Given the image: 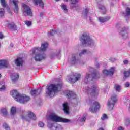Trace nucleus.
<instances>
[{"label": "nucleus", "instance_id": "ddd939ff", "mask_svg": "<svg viewBox=\"0 0 130 130\" xmlns=\"http://www.w3.org/2000/svg\"><path fill=\"white\" fill-rule=\"evenodd\" d=\"M100 107V105H99V103L97 102H93V104L90 106L89 110L91 112H92V113H95Z\"/></svg>", "mask_w": 130, "mask_h": 130}, {"label": "nucleus", "instance_id": "393cba45", "mask_svg": "<svg viewBox=\"0 0 130 130\" xmlns=\"http://www.w3.org/2000/svg\"><path fill=\"white\" fill-rule=\"evenodd\" d=\"M80 6L77 3H71L70 4V9L71 10H78Z\"/></svg>", "mask_w": 130, "mask_h": 130}, {"label": "nucleus", "instance_id": "5701e85b", "mask_svg": "<svg viewBox=\"0 0 130 130\" xmlns=\"http://www.w3.org/2000/svg\"><path fill=\"white\" fill-rule=\"evenodd\" d=\"M40 92H41V89H38L36 90H32L30 91V93L32 96H36L37 95H39L40 94Z\"/></svg>", "mask_w": 130, "mask_h": 130}, {"label": "nucleus", "instance_id": "5fc2aeb1", "mask_svg": "<svg viewBox=\"0 0 130 130\" xmlns=\"http://www.w3.org/2000/svg\"><path fill=\"white\" fill-rule=\"evenodd\" d=\"M44 15V13L41 12L40 13V17H43V16Z\"/></svg>", "mask_w": 130, "mask_h": 130}, {"label": "nucleus", "instance_id": "9d476101", "mask_svg": "<svg viewBox=\"0 0 130 130\" xmlns=\"http://www.w3.org/2000/svg\"><path fill=\"white\" fill-rule=\"evenodd\" d=\"M48 127L51 130H63V127H62L61 125H59L55 122L52 124L51 122H49Z\"/></svg>", "mask_w": 130, "mask_h": 130}, {"label": "nucleus", "instance_id": "aec40b11", "mask_svg": "<svg viewBox=\"0 0 130 130\" xmlns=\"http://www.w3.org/2000/svg\"><path fill=\"white\" fill-rule=\"evenodd\" d=\"M23 62H24V60L22 58H18L15 60V63L17 66V67L22 66Z\"/></svg>", "mask_w": 130, "mask_h": 130}, {"label": "nucleus", "instance_id": "f8f14e48", "mask_svg": "<svg viewBox=\"0 0 130 130\" xmlns=\"http://www.w3.org/2000/svg\"><path fill=\"white\" fill-rule=\"evenodd\" d=\"M22 7L24 8L23 14L24 16H30L32 17V11L30 7L25 4H22Z\"/></svg>", "mask_w": 130, "mask_h": 130}, {"label": "nucleus", "instance_id": "09e8293b", "mask_svg": "<svg viewBox=\"0 0 130 130\" xmlns=\"http://www.w3.org/2000/svg\"><path fill=\"white\" fill-rule=\"evenodd\" d=\"M124 64H128V60H124L123 61Z\"/></svg>", "mask_w": 130, "mask_h": 130}, {"label": "nucleus", "instance_id": "bb28decb", "mask_svg": "<svg viewBox=\"0 0 130 130\" xmlns=\"http://www.w3.org/2000/svg\"><path fill=\"white\" fill-rule=\"evenodd\" d=\"M0 113L3 116H6L8 114V111L6 108H2L1 109Z\"/></svg>", "mask_w": 130, "mask_h": 130}, {"label": "nucleus", "instance_id": "58836bf2", "mask_svg": "<svg viewBox=\"0 0 130 130\" xmlns=\"http://www.w3.org/2000/svg\"><path fill=\"white\" fill-rule=\"evenodd\" d=\"M3 126L6 130H10V127H9V125H8L7 123H4Z\"/></svg>", "mask_w": 130, "mask_h": 130}, {"label": "nucleus", "instance_id": "79ce46f5", "mask_svg": "<svg viewBox=\"0 0 130 130\" xmlns=\"http://www.w3.org/2000/svg\"><path fill=\"white\" fill-rule=\"evenodd\" d=\"M101 119L102 120H105V119H107V115L106 114H103L101 117Z\"/></svg>", "mask_w": 130, "mask_h": 130}, {"label": "nucleus", "instance_id": "f257e3e1", "mask_svg": "<svg viewBox=\"0 0 130 130\" xmlns=\"http://www.w3.org/2000/svg\"><path fill=\"white\" fill-rule=\"evenodd\" d=\"M47 47H48V43L44 42L42 43L40 48H36L31 50L32 54L37 53L34 57V59L36 61H41V60L46 58V55L44 54V51L47 49Z\"/></svg>", "mask_w": 130, "mask_h": 130}, {"label": "nucleus", "instance_id": "c9c22d12", "mask_svg": "<svg viewBox=\"0 0 130 130\" xmlns=\"http://www.w3.org/2000/svg\"><path fill=\"white\" fill-rule=\"evenodd\" d=\"M5 15V10L4 9H0V17H4Z\"/></svg>", "mask_w": 130, "mask_h": 130}, {"label": "nucleus", "instance_id": "ea45409f", "mask_svg": "<svg viewBox=\"0 0 130 130\" xmlns=\"http://www.w3.org/2000/svg\"><path fill=\"white\" fill-rule=\"evenodd\" d=\"M126 16H130V8L128 7L126 9Z\"/></svg>", "mask_w": 130, "mask_h": 130}, {"label": "nucleus", "instance_id": "13d9d810", "mask_svg": "<svg viewBox=\"0 0 130 130\" xmlns=\"http://www.w3.org/2000/svg\"><path fill=\"white\" fill-rule=\"evenodd\" d=\"M99 130H104V129H103V128H100L99 129Z\"/></svg>", "mask_w": 130, "mask_h": 130}, {"label": "nucleus", "instance_id": "39448f33", "mask_svg": "<svg viewBox=\"0 0 130 130\" xmlns=\"http://www.w3.org/2000/svg\"><path fill=\"white\" fill-rule=\"evenodd\" d=\"M62 87V83H59L57 85L51 84L47 88L48 92L47 95L49 97H54L55 93L60 91Z\"/></svg>", "mask_w": 130, "mask_h": 130}, {"label": "nucleus", "instance_id": "603ef678", "mask_svg": "<svg viewBox=\"0 0 130 130\" xmlns=\"http://www.w3.org/2000/svg\"><path fill=\"white\" fill-rule=\"evenodd\" d=\"M124 99H125V100L127 101H129V97L128 96H125Z\"/></svg>", "mask_w": 130, "mask_h": 130}, {"label": "nucleus", "instance_id": "4be33fe9", "mask_svg": "<svg viewBox=\"0 0 130 130\" xmlns=\"http://www.w3.org/2000/svg\"><path fill=\"white\" fill-rule=\"evenodd\" d=\"M63 111H64V113L66 114H69V110H70V108L69 107V104L67 102H65L63 104Z\"/></svg>", "mask_w": 130, "mask_h": 130}, {"label": "nucleus", "instance_id": "f03ea898", "mask_svg": "<svg viewBox=\"0 0 130 130\" xmlns=\"http://www.w3.org/2000/svg\"><path fill=\"white\" fill-rule=\"evenodd\" d=\"M10 94L16 101L21 104H26L27 102L30 101V96L25 94H21L16 90H12L10 92Z\"/></svg>", "mask_w": 130, "mask_h": 130}, {"label": "nucleus", "instance_id": "c85d7f7f", "mask_svg": "<svg viewBox=\"0 0 130 130\" xmlns=\"http://www.w3.org/2000/svg\"><path fill=\"white\" fill-rule=\"evenodd\" d=\"M91 52L88 50H83L81 51V52L79 53V56H82L84 55V54H88L90 53Z\"/></svg>", "mask_w": 130, "mask_h": 130}, {"label": "nucleus", "instance_id": "f3484780", "mask_svg": "<svg viewBox=\"0 0 130 130\" xmlns=\"http://www.w3.org/2000/svg\"><path fill=\"white\" fill-rule=\"evenodd\" d=\"M80 61V59L78 57V55L74 54L72 55L71 58V63H77Z\"/></svg>", "mask_w": 130, "mask_h": 130}, {"label": "nucleus", "instance_id": "6e6d98bb", "mask_svg": "<svg viewBox=\"0 0 130 130\" xmlns=\"http://www.w3.org/2000/svg\"><path fill=\"white\" fill-rule=\"evenodd\" d=\"M117 130H123V127H120L117 129Z\"/></svg>", "mask_w": 130, "mask_h": 130}, {"label": "nucleus", "instance_id": "e2e57ef3", "mask_svg": "<svg viewBox=\"0 0 130 130\" xmlns=\"http://www.w3.org/2000/svg\"><path fill=\"white\" fill-rule=\"evenodd\" d=\"M64 2H68V0H64Z\"/></svg>", "mask_w": 130, "mask_h": 130}, {"label": "nucleus", "instance_id": "de8ad7c7", "mask_svg": "<svg viewBox=\"0 0 130 130\" xmlns=\"http://www.w3.org/2000/svg\"><path fill=\"white\" fill-rule=\"evenodd\" d=\"M12 30H17V26L15 24L13 25L12 27Z\"/></svg>", "mask_w": 130, "mask_h": 130}, {"label": "nucleus", "instance_id": "473e14b6", "mask_svg": "<svg viewBox=\"0 0 130 130\" xmlns=\"http://www.w3.org/2000/svg\"><path fill=\"white\" fill-rule=\"evenodd\" d=\"M24 23L27 27H31V26H32V22L30 21H25Z\"/></svg>", "mask_w": 130, "mask_h": 130}, {"label": "nucleus", "instance_id": "bf43d9fd", "mask_svg": "<svg viewBox=\"0 0 130 130\" xmlns=\"http://www.w3.org/2000/svg\"><path fill=\"white\" fill-rule=\"evenodd\" d=\"M89 20L90 21V22H91V17H89Z\"/></svg>", "mask_w": 130, "mask_h": 130}, {"label": "nucleus", "instance_id": "338daca9", "mask_svg": "<svg viewBox=\"0 0 130 130\" xmlns=\"http://www.w3.org/2000/svg\"><path fill=\"white\" fill-rule=\"evenodd\" d=\"M12 46H13V44H11Z\"/></svg>", "mask_w": 130, "mask_h": 130}, {"label": "nucleus", "instance_id": "20e7f679", "mask_svg": "<svg viewBox=\"0 0 130 130\" xmlns=\"http://www.w3.org/2000/svg\"><path fill=\"white\" fill-rule=\"evenodd\" d=\"M89 71L92 73H93L91 74L89 73H86L85 76V78L84 79V82L86 84L88 83V82H90V81H93V80H98L100 78V74L99 72L97 71H95V70L93 68H90Z\"/></svg>", "mask_w": 130, "mask_h": 130}, {"label": "nucleus", "instance_id": "3c124183", "mask_svg": "<svg viewBox=\"0 0 130 130\" xmlns=\"http://www.w3.org/2000/svg\"><path fill=\"white\" fill-rule=\"evenodd\" d=\"M3 38H4V35H3V34L0 32V39H3Z\"/></svg>", "mask_w": 130, "mask_h": 130}, {"label": "nucleus", "instance_id": "2eb2a0df", "mask_svg": "<svg viewBox=\"0 0 130 130\" xmlns=\"http://www.w3.org/2000/svg\"><path fill=\"white\" fill-rule=\"evenodd\" d=\"M81 79V74L76 73L74 75H72L69 79V81L72 83H75L77 81H79Z\"/></svg>", "mask_w": 130, "mask_h": 130}, {"label": "nucleus", "instance_id": "dca6fc26", "mask_svg": "<svg viewBox=\"0 0 130 130\" xmlns=\"http://www.w3.org/2000/svg\"><path fill=\"white\" fill-rule=\"evenodd\" d=\"M33 3L35 6L40 7V8L44 7V3L42 0H33Z\"/></svg>", "mask_w": 130, "mask_h": 130}, {"label": "nucleus", "instance_id": "b1692460", "mask_svg": "<svg viewBox=\"0 0 130 130\" xmlns=\"http://www.w3.org/2000/svg\"><path fill=\"white\" fill-rule=\"evenodd\" d=\"M13 4L15 6L14 12L18 14V11H19V6H18V0H13Z\"/></svg>", "mask_w": 130, "mask_h": 130}, {"label": "nucleus", "instance_id": "680f3d73", "mask_svg": "<svg viewBox=\"0 0 130 130\" xmlns=\"http://www.w3.org/2000/svg\"><path fill=\"white\" fill-rule=\"evenodd\" d=\"M91 102H92V101L90 100L89 101V103H91Z\"/></svg>", "mask_w": 130, "mask_h": 130}, {"label": "nucleus", "instance_id": "7c9ffc66", "mask_svg": "<svg viewBox=\"0 0 130 130\" xmlns=\"http://www.w3.org/2000/svg\"><path fill=\"white\" fill-rule=\"evenodd\" d=\"M114 89L117 92H120V90H121V86L118 84H115Z\"/></svg>", "mask_w": 130, "mask_h": 130}, {"label": "nucleus", "instance_id": "4468645a", "mask_svg": "<svg viewBox=\"0 0 130 130\" xmlns=\"http://www.w3.org/2000/svg\"><path fill=\"white\" fill-rule=\"evenodd\" d=\"M115 72V68L114 67H111L109 70L104 69L103 73L105 75V76H113Z\"/></svg>", "mask_w": 130, "mask_h": 130}, {"label": "nucleus", "instance_id": "864d4df0", "mask_svg": "<svg viewBox=\"0 0 130 130\" xmlns=\"http://www.w3.org/2000/svg\"><path fill=\"white\" fill-rule=\"evenodd\" d=\"M100 66V64H99V63L96 62L95 66L96 68H99Z\"/></svg>", "mask_w": 130, "mask_h": 130}, {"label": "nucleus", "instance_id": "4c0bfd02", "mask_svg": "<svg viewBox=\"0 0 130 130\" xmlns=\"http://www.w3.org/2000/svg\"><path fill=\"white\" fill-rule=\"evenodd\" d=\"M15 25L14 23H9L8 24V28L10 30H13V27H14V25Z\"/></svg>", "mask_w": 130, "mask_h": 130}, {"label": "nucleus", "instance_id": "052dcab7", "mask_svg": "<svg viewBox=\"0 0 130 130\" xmlns=\"http://www.w3.org/2000/svg\"><path fill=\"white\" fill-rule=\"evenodd\" d=\"M102 92H104V89H102Z\"/></svg>", "mask_w": 130, "mask_h": 130}, {"label": "nucleus", "instance_id": "37998d69", "mask_svg": "<svg viewBox=\"0 0 130 130\" xmlns=\"http://www.w3.org/2000/svg\"><path fill=\"white\" fill-rule=\"evenodd\" d=\"M86 120V117L83 116L81 119H80L81 122H85V121Z\"/></svg>", "mask_w": 130, "mask_h": 130}, {"label": "nucleus", "instance_id": "cd10ccee", "mask_svg": "<svg viewBox=\"0 0 130 130\" xmlns=\"http://www.w3.org/2000/svg\"><path fill=\"white\" fill-rule=\"evenodd\" d=\"M88 14H89V9L86 8L82 12V16H83L84 18H87V17H88Z\"/></svg>", "mask_w": 130, "mask_h": 130}, {"label": "nucleus", "instance_id": "0e129e2a", "mask_svg": "<svg viewBox=\"0 0 130 130\" xmlns=\"http://www.w3.org/2000/svg\"><path fill=\"white\" fill-rule=\"evenodd\" d=\"M2 77V75L0 74V78Z\"/></svg>", "mask_w": 130, "mask_h": 130}, {"label": "nucleus", "instance_id": "0eeeda50", "mask_svg": "<svg viewBox=\"0 0 130 130\" xmlns=\"http://www.w3.org/2000/svg\"><path fill=\"white\" fill-rule=\"evenodd\" d=\"M85 91L88 93V94H90L91 96H97L98 93L99 92V87L95 84H92L85 87Z\"/></svg>", "mask_w": 130, "mask_h": 130}, {"label": "nucleus", "instance_id": "e433bc0d", "mask_svg": "<svg viewBox=\"0 0 130 130\" xmlns=\"http://www.w3.org/2000/svg\"><path fill=\"white\" fill-rule=\"evenodd\" d=\"M56 34V31H55V30H52L51 31L50 33H48V36H53V35H54V34Z\"/></svg>", "mask_w": 130, "mask_h": 130}, {"label": "nucleus", "instance_id": "774afa93", "mask_svg": "<svg viewBox=\"0 0 130 130\" xmlns=\"http://www.w3.org/2000/svg\"><path fill=\"white\" fill-rule=\"evenodd\" d=\"M0 47H1V43H0Z\"/></svg>", "mask_w": 130, "mask_h": 130}, {"label": "nucleus", "instance_id": "2f4dec72", "mask_svg": "<svg viewBox=\"0 0 130 130\" xmlns=\"http://www.w3.org/2000/svg\"><path fill=\"white\" fill-rule=\"evenodd\" d=\"M17 111V110L16 109V107H12L11 109V114L12 115H14V114H16V112Z\"/></svg>", "mask_w": 130, "mask_h": 130}, {"label": "nucleus", "instance_id": "412c9836", "mask_svg": "<svg viewBox=\"0 0 130 130\" xmlns=\"http://www.w3.org/2000/svg\"><path fill=\"white\" fill-rule=\"evenodd\" d=\"M11 78L12 82L15 83L16 81H18V79H19V74L17 73H13L11 75Z\"/></svg>", "mask_w": 130, "mask_h": 130}, {"label": "nucleus", "instance_id": "6ab92c4d", "mask_svg": "<svg viewBox=\"0 0 130 130\" xmlns=\"http://www.w3.org/2000/svg\"><path fill=\"white\" fill-rule=\"evenodd\" d=\"M98 20L100 23H105V22H107V21H109L110 20V17L107 16L105 17H98Z\"/></svg>", "mask_w": 130, "mask_h": 130}, {"label": "nucleus", "instance_id": "8fccbe9b", "mask_svg": "<svg viewBox=\"0 0 130 130\" xmlns=\"http://www.w3.org/2000/svg\"><path fill=\"white\" fill-rule=\"evenodd\" d=\"M129 82H126V83H125L124 86L125 87H129Z\"/></svg>", "mask_w": 130, "mask_h": 130}, {"label": "nucleus", "instance_id": "a19ab883", "mask_svg": "<svg viewBox=\"0 0 130 130\" xmlns=\"http://www.w3.org/2000/svg\"><path fill=\"white\" fill-rule=\"evenodd\" d=\"M38 125V126H39V127H43L44 126V123L40 121V122H39Z\"/></svg>", "mask_w": 130, "mask_h": 130}, {"label": "nucleus", "instance_id": "423d86ee", "mask_svg": "<svg viewBox=\"0 0 130 130\" xmlns=\"http://www.w3.org/2000/svg\"><path fill=\"white\" fill-rule=\"evenodd\" d=\"M81 42L83 45L88 46V45H94V41L91 39L90 36L87 33L82 34L81 38Z\"/></svg>", "mask_w": 130, "mask_h": 130}, {"label": "nucleus", "instance_id": "a878e982", "mask_svg": "<svg viewBox=\"0 0 130 130\" xmlns=\"http://www.w3.org/2000/svg\"><path fill=\"white\" fill-rule=\"evenodd\" d=\"M67 96L68 97V98H73V99L76 98V97L77 96L76 95V93L72 91H69L67 94Z\"/></svg>", "mask_w": 130, "mask_h": 130}, {"label": "nucleus", "instance_id": "a211bd4d", "mask_svg": "<svg viewBox=\"0 0 130 130\" xmlns=\"http://www.w3.org/2000/svg\"><path fill=\"white\" fill-rule=\"evenodd\" d=\"M9 67V61L7 60H0V69L2 68H8Z\"/></svg>", "mask_w": 130, "mask_h": 130}, {"label": "nucleus", "instance_id": "49530a36", "mask_svg": "<svg viewBox=\"0 0 130 130\" xmlns=\"http://www.w3.org/2000/svg\"><path fill=\"white\" fill-rule=\"evenodd\" d=\"M71 4H77L78 3V0H71Z\"/></svg>", "mask_w": 130, "mask_h": 130}, {"label": "nucleus", "instance_id": "6e6552de", "mask_svg": "<svg viewBox=\"0 0 130 130\" xmlns=\"http://www.w3.org/2000/svg\"><path fill=\"white\" fill-rule=\"evenodd\" d=\"M21 118L26 120V121H31V120H36V116L34 114V113L31 111L26 112L24 111L23 112V114L21 116Z\"/></svg>", "mask_w": 130, "mask_h": 130}, {"label": "nucleus", "instance_id": "1a4fd4ad", "mask_svg": "<svg viewBox=\"0 0 130 130\" xmlns=\"http://www.w3.org/2000/svg\"><path fill=\"white\" fill-rule=\"evenodd\" d=\"M116 101H117V95H113L108 101V106L109 110H112Z\"/></svg>", "mask_w": 130, "mask_h": 130}, {"label": "nucleus", "instance_id": "7ed1b4c3", "mask_svg": "<svg viewBox=\"0 0 130 130\" xmlns=\"http://www.w3.org/2000/svg\"><path fill=\"white\" fill-rule=\"evenodd\" d=\"M49 122L53 124V122H63V123H70L72 122V120L63 118H61L56 114H51L49 116V120L48 121V124H49Z\"/></svg>", "mask_w": 130, "mask_h": 130}, {"label": "nucleus", "instance_id": "9b49d317", "mask_svg": "<svg viewBox=\"0 0 130 130\" xmlns=\"http://www.w3.org/2000/svg\"><path fill=\"white\" fill-rule=\"evenodd\" d=\"M127 30H129V27L126 26L121 28L119 35L123 38V39H125L127 38L128 36V34L127 33Z\"/></svg>", "mask_w": 130, "mask_h": 130}, {"label": "nucleus", "instance_id": "c03bdc74", "mask_svg": "<svg viewBox=\"0 0 130 130\" xmlns=\"http://www.w3.org/2000/svg\"><path fill=\"white\" fill-rule=\"evenodd\" d=\"M109 60H110V61H111L112 62H114V61L116 60V59L115 58H110Z\"/></svg>", "mask_w": 130, "mask_h": 130}, {"label": "nucleus", "instance_id": "72a5a7b5", "mask_svg": "<svg viewBox=\"0 0 130 130\" xmlns=\"http://www.w3.org/2000/svg\"><path fill=\"white\" fill-rule=\"evenodd\" d=\"M61 7L62 8V9L64 10L66 12H68V8H67V6L63 4L62 3L61 4Z\"/></svg>", "mask_w": 130, "mask_h": 130}, {"label": "nucleus", "instance_id": "69168bd1", "mask_svg": "<svg viewBox=\"0 0 130 130\" xmlns=\"http://www.w3.org/2000/svg\"><path fill=\"white\" fill-rule=\"evenodd\" d=\"M56 2H58V1H59V0H55Z\"/></svg>", "mask_w": 130, "mask_h": 130}, {"label": "nucleus", "instance_id": "a18cd8bd", "mask_svg": "<svg viewBox=\"0 0 130 130\" xmlns=\"http://www.w3.org/2000/svg\"><path fill=\"white\" fill-rule=\"evenodd\" d=\"M6 89V87L4 85H3L2 87L0 88V91H4Z\"/></svg>", "mask_w": 130, "mask_h": 130}, {"label": "nucleus", "instance_id": "4d7b16f0", "mask_svg": "<svg viewBox=\"0 0 130 130\" xmlns=\"http://www.w3.org/2000/svg\"><path fill=\"white\" fill-rule=\"evenodd\" d=\"M114 6V4H113V3L111 4V7H112V6Z\"/></svg>", "mask_w": 130, "mask_h": 130}, {"label": "nucleus", "instance_id": "c756f323", "mask_svg": "<svg viewBox=\"0 0 130 130\" xmlns=\"http://www.w3.org/2000/svg\"><path fill=\"white\" fill-rule=\"evenodd\" d=\"M99 9L100 10V11L104 14V13H106V8L103 5H100L99 6Z\"/></svg>", "mask_w": 130, "mask_h": 130}, {"label": "nucleus", "instance_id": "f704fd0d", "mask_svg": "<svg viewBox=\"0 0 130 130\" xmlns=\"http://www.w3.org/2000/svg\"><path fill=\"white\" fill-rule=\"evenodd\" d=\"M1 3L3 8H6L7 4H6V0H0Z\"/></svg>", "mask_w": 130, "mask_h": 130}]
</instances>
